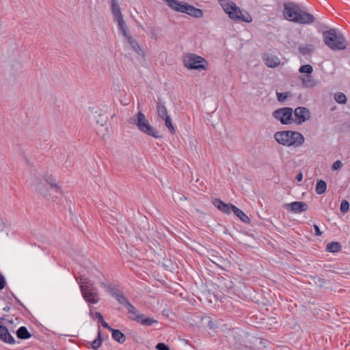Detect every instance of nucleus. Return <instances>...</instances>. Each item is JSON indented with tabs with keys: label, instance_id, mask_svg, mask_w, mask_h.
<instances>
[{
	"label": "nucleus",
	"instance_id": "nucleus-31",
	"mask_svg": "<svg viewBox=\"0 0 350 350\" xmlns=\"http://www.w3.org/2000/svg\"><path fill=\"white\" fill-rule=\"evenodd\" d=\"M102 285L107 288L108 292L116 298L121 293L117 288L107 286L105 283H102Z\"/></svg>",
	"mask_w": 350,
	"mask_h": 350
},
{
	"label": "nucleus",
	"instance_id": "nucleus-23",
	"mask_svg": "<svg viewBox=\"0 0 350 350\" xmlns=\"http://www.w3.org/2000/svg\"><path fill=\"white\" fill-rule=\"evenodd\" d=\"M327 184L323 180H318L315 187V191L317 194L321 195L326 191Z\"/></svg>",
	"mask_w": 350,
	"mask_h": 350
},
{
	"label": "nucleus",
	"instance_id": "nucleus-3",
	"mask_svg": "<svg viewBox=\"0 0 350 350\" xmlns=\"http://www.w3.org/2000/svg\"><path fill=\"white\" fill-rule=\"evenodd\" d=\"M325 43L333 50H344L347 47V42L342 34L336 29H331L323 33Z\"/></svg>",
	"mask_w": 350,
	"mask_h": 350
},
{
	"label": "nucleus",
	"instance_id": "nucleus-16",
	"mask_svg": "<svg viewBox=\"0 0 350 350\" xmlns=\"http://www.w3.org/2000/svg\"><path fill=\"white\" fill-rule=\"evenodd\" d=\"M164 1L172 10L182 12L183 8L185 6V3L177 0H162Z\"/></svg>",
	"mask_w": 350,
	"mask_h": 350
},
{
	"label": "nucleus",
	"instance_id": "nucleus-10",
	"mask_svg": "<svg viewBox=\"0 0 350 350\" xmlns=\"http://www.w3.org/2000/svg\"><path fill=\"white\" fill-rule=\"evenodd\" d=\"M295 122L297 124H301L310 118V111L304 107H298L294 111Z\"/></svg>",
	"mask_w": 350,
	"mask_h": 350
},
{
	"label": "nucleus",
	"instance_id": "nucleus-35",
	"mask_svg": "<svg viewBox=\"0 0 350 350\" xmlns=\"http://www.w3.org/2000/svg\"><path fill=\"white\" fill-rule=\"evenodd\" d=\"M349 202L344 200L342 201L341 204H340V211L342 213H347L349 210Z\"/></svg>",
	"mask_w": 350,
	"mask_h": 350
},
{
	"label": "nucleus",
	"instance_id": "nucleus-5",
	"mask_svg": "<svg viewBox=\"0 0 350 350\" xmlns=\"http://www.w3.org/2000/svg\"><path fill=\"white\" fill-rule=\"evenodd\" d=\"M129 122L136 125L138 129L142 132L148 135L153 136V128L150 124L145 115L142 112L139 111L136 116L130 118Z\"/></svg>",
	"mask_w": 350,
	"mask_h": 350
},
{
	"label": "nucleus",
	"instance_id": "nucleus-40",
	"mask_svg": "<svg viewBox=\"0 0 350 350\" xmlns=\"http://www.w3.org/2000/svg\"><path fill=\"white\" fill-rule=\"evenodd\" d=\"M6 282L3 275L0 274V290L4 288Z\"/></svg>",
	"mask_w": 350,
	"mask_h": 350
},
{
	"label": "nucleus",
	"instance_id": "nucleus-7",
	"mask_svg": "<svg viewBox=\"0 0 350 350\" xmlns=\"http://www.w3.org/2000/svg\"><path fill=\"white\" fill-rule=\"evenodd\" d=\"M157 115L159 118L165 120V124L166 127L169 129L170 133L174 134L176 130L174 126H173L170 117L167 114V109L164 105H163L160 103H157Z\"/></svg>",
	"mask_w": 350,
	"mask_h": 350
},
{
	"label": "nucleus",
	"instance_id": "nucleus-18",
	"mask_svg": "<svg viewBox=\"0 0 350 350\" xmlns=\"http://www.w3.org/2000/svg\"><path fill=\"white\" fill-rule=\"evenodd\" d=\"M265 64L269 68H275L280 65V59L273 55H267L266 57H264Z\"/></svg>",
	"mask_w": 350,
	"mask_h": 350
},
{
	"label": "nucleus",
	"instance_id": "nucleus-46",
	"mask_svg": "<svg viewBox=\"0 0 350 350\" xmlns=\"http://www.w3.org/2000/svg\"><path fill=\"white\" fill-rule=\"evenodd\" d=\"M10 310V307L8 306H6L5 307H4L3 308V310L5 311V312H8Z\"/></svg>",
	"mask_w": 350,
	"mask_h": 350
},
{
	"label": "nucleus",
	"instance_id": "nucleus-1",
	"mask_svg": "<svg viewBox=\"0 0 350 350\" xmlns=\"http://www.w3.org/2000/svg\"><path fill=\"white\" fill-rule=\"evenodd\" d=\"M273 136L278 144L288 147H299L305 141V138L301 133L294 131H278Z\"/></svg>",
	"mask_w": 350,
	"mask_h": 350
},
{
	"label": "nucleus",
	"instance_id": "nucleus-21",
	"mask_svg": "<svg viewBox=\"0 0 350 350\" xmlns=\"http://www.w3.org/2000/svg\"><path fill=\"white\" fill-rule=\"evenodd\" d=\"M300 79L306 88H312L316 85V82L311 75L301 76Z\"/></svg>",
	"mask_w": 350,
	"mask_h": 350
},
{
	"label": "nucleus",
	"instance_id": "nucleus-12",
	"mask_svg": "<svg viewBox=\"0 0 350 350\" xmlns=\"http://www.w3.org/2000/svg\"><path fill=\"white\" fill-rule=\"evenodd\" d=\"M129 317L131 320L135 321L142 325L150 326L153 324V319L140 314L137 310L135 312V314Z\"/></svg>",
	"mask_w": 350,
	"mask_h": 350
},
{
	"label": "nucleus",
	"instance_id": "nucleus-32",
	"mask_svg": "<svg viewBox=\"0 0 350 350\" xmlns=\"http://www.w3.org/2000/svg\"><path fill=\"white\" fill-rule=\"evenodd\" d=\"M102 344V340L100 338V333L98 332V337L92 342V347L94 349H98Z\"/></svg>",
	"mask_w": 350,
	"mask_h": 350
},
{
	"label": "nucleus",
	"instance_id": "nucleus-17",
	"mask_svg": "<svg viewBox=\"0 0 350 350\" xmlns=\"http://www.w3.org/2000/svg\"><path fill=\"white\" fill-rule=\"evenodd\" d=\"M44 180L49 184L52 189H54L56 192L62 194L61 187L58 185L55 178L51 175H46L44 177Z\"/></svg>",
	"mask_w": 350,
	"mask_h": 350
},
{
	"label": "nucleus",
	"instance_id": "nucleus-28",
	"mask_svg": "<svg viewBox=\"0 0 350 350\" xmlns=\"http://www.w3.org/2000/svg\"><path fill=\"white\" fill-rule=\"evenodd\" d=\"M336 101L340 104H345L347 102V97L342 92H337L334 94Z\"/></svg>",
	"mask_w": 350,
	"mask_h": 350
},
{
	"label": "nucleus",
	"instance_id": "nucleus-19",
	"mask_svg": "<svg viewBox=\"0 0 350 350\" xmlns=\"http://www.w3.org/2000/svg\"><path fill=\"white\" fill-rule=\"evenodd\" d=\"M213 205L217 207L219 210L225 213H230V206L224 203L223 201H221L219 198H215L213 201Z\"/></svg>",
	"mask_w": 350,
	"mask_h": 350
},
{
	"label": "nucleus",
	"instance_id": "nucleus-34",
	"mask_svg": "<svg viewBox=\"0 0 350 350\" xmlns=\"http://www.w3.org/2000/svg\"><path fill=\"white\" fill-rule=\"evenodd\" d=\"M78 282L80 284V286L81 284H87L90 286H92V283L85 277L81 275L79 278L77 279Z\"/></svg>",
	"mask_w": 350,
	"mask_h": 350
},
{
	"label": "nucleus",
	"instance_id": "nucleus-36",
	"mask_svg": "<svg viewBox=\"0 0 350 350\" xmlns=\"http://www.w3.org/2000/svg\"><path fill=\"white\" fill-rule=\"evenodd\" d=\"M288 97V93L277 92V98L280 102H284Z\"/></svg>",
	"mask_w": 350,
	"mask_h": 350
},
{
	"label": "nucleus",
	"instance_id": "nucleus-6",
	"mask_svg": "<svg viewBox=\"0 0 350 350\" xmlns=\"http://www.w3.org/2000/svg\"><path fill=\"white\" fill-rule=\"evenodd\" d=\"M293 109L291 107H282L275 110L272 116L282 124H290L293 122Z\"/></svg>",
	"mask_w": 350,
	"mask_h": 350
},
{
	"label": "nucleus",
	"instance_id": "nucleus-45",
	"mask_svg": "<svg viewBox=\"0 0 350 350\" xmlns=\"http://www.w3.org/2000/svg\"><path fill=\"white\" fill-rule=\"evenodd\" d=\"M299 51L303 54H306L308 52L306 48H299Z\"/></svg>",
	"mask_w": 350,
	"mask_h": 350
},
{
	"label": "nucleus",
	"instance_id": "nucleus-15",
	"mask_svg": "<svg viewBox=\"0 0 350 350\" xmlns=\"http://www.w3.org/2000/svg\"><path fill=\"white\" fill-rule=\"evenodd\" d=\"M293 212L299 213L308 209V205L304 202H293L288 204Z\"/></svg>",
	"mask_w": 350,
	"mask_h": 350
},
{
	"label": "nucleus",
	"instance_id": "nucleus-11",
	"mask_svg": "<svg viewBox=\"0 0 350 350\" xmlns=\"http://www.w3.org/2000/svg\"><path fill=\"white\" fill-rule=\"evenodd\" d=\"M297 17L295 18V23L299 24H311L314 21V16L302 10L300 8L298 10Z\"/></svg>",
	"mask_w": 350,
	"mask_h": 350
},
{
	"label": "nucleus",
	"instance_id": "nucleus-24",
	"mask_svg": "<svg viewBox=\"0 0 350 350\" xmlns=\"http://www.w3.org/2000/svg\"><path fill=\"white\" fill-rule=\"evenodd\" d=\"M16 335L17 337L20 339H27L31 336V334L28 332L27 329L24 326L19 327L16 332Z\"/></svg>",
	"mask_w": 350,
	"mask_h": 350
},
{
	"label": "nucleus",
	"instance_id": "nucleus-22",
	"mask_svg": "<svg viewBox=\"0 0 350 350\" xmlns=\"http://www.w3.org/2000/svg\"><path fill=\"white\" fill-rule=\"evenodd\" d=\"M112 338L120 344H122L126 340L125 336L118 329H111Z\"/></svg>",
	"mask_w": 350,
	"mask_h": 350
},
{
	"label": "nucleus",
	"instance_id": "nucleus-41",
	"mask_svg": "<svg viewBox=\"0 0 350 350\" xmlns=\"http://www.w3.org/2000/svg\"><path fill=\"white\" fill-rule=\"evenodd\" d=\"M94 317L99 321V322L103 321V317L100 312H96L94 313Z\"/></svg>",
	"mask_w": 350,
	"mask_h": 350
},
{
	"label": "nucleus",
	"instance_id": "nucleus-8",
	"mask_svg": "<svg viewBox=\"0 0 350 350\" xmlns=\"http://www.w3.org/2000/svg\"><path fill=\"white\" fill-rule=\"evenodd\" d=\"M80 290L85 300L91 304H96L98 301V293L92 286L87 284H81Z\"/></svg>",
	"mask_w": 350,
	"mask_h": 350
},
{
	"label": "nucleus",
	"instance_id": "nucleus-9",
	"mask_svg": "<svg viewBox=\"0 0 350 350\" xmlns=\"http://www.w3.org/2000/svg\"><path fill=\"white\" fill-rule=\"evenodd\" d=\"M299 7L293 2L284 3L283 16L290 21L294 22L295 18L297 17Z\"/></svg>",
	"mask_w": 350,
	"mask_h": 350
},
{
	"label": "nucleus",
	"instance_id": "nucleus-39",
	"mask_svg": "<svg viewBox=\"0 0 350 350\" xmlns=\"http://www.w3.org/2000/svg\"><path fill=\"white\" fill-rule=\"evenodd\" d=\"M155 347L158 350H170V348L168 347L167 345H166L164 343H161V342L157 344Z\"/></svg>",
	"mask_w": 350,
	"mask_h": 350
},
{
	"label": "nucleus",
	"instance_id": "nucleus-33",
	"mask_svg": "<svg viewBox=\"0 0 350 350\" xmlns=\"http://www.w3.org/2000/svg\"><path fill=\"white\" fill-rule=\"evenodd\" d=\"M116 299L120 304L124 305L126 307L130 303L122 293H120Z\"/></svg>",
	"mask_w": 350,
	"mask_h": 350
},
{
	"label": "nucleus",
	"instance_id": "nucleus-38",
	"mask_svg": "<svg viewBox=\"0 0 350 350\" xmlns=\"http://www.w3.org/2000/svg\"><path fill=\"white\" fill-rule=\"evenodd\" d=\"M342 167V163H341L340 161L338 160V161H336L333 163L332 168L333 170H338L340 169Z\"/></svg>",
	"mask_w": 350,
	"mask_h": 350
},
{
	"label": "nucleus",
	"instance_id": "nucleus-4",
	"mask_svg": "<svg viewBox=\"0 0 350 350\" xmlns=\"http://www.w3.org/2000/svg\"><path fill=\"white\" fill-rule=\"evenodd\" d=\"M184 66L189 70H206L208 62L200 55L194 53H187L183 57Z\"/></svg>",
	"mask_w": 350,
	"mask_h": 350
},
{
	"label": "nucleus",
	"instance_id": "nucleus-20",
	"mask_svg": "<svg viewBox=\"0 0 350 350\" xmlns=\"http://www.w3.org/2000/svg\"><path fill=\"white\" fill-rule=\"evenodd\" d=\"M231 209L233 213L243 222L249 223L250 219L247 215H246L243 211L240 208H237L234 205H231Z\"/></svg>",
	"mask_w": 350,
	"mask_h": 350
},
{
	"label": "nucleus",
	"instance_id": "nucleus-48",
	"mask_svg": "<svg viewBox=\"0 0 350 350\" xmlns=\"http://www.w3.org/2000/svg\"><path fill=\"white\" fill-rule=\"evenodd\" d=\"M5 319L3 317H0V323H1L2 320H4Z\"/></svg>",
	"mask_w": 350,
	"mask_h": 350
},
{
	"label": "nucleus",
	"instance_id": "nucleus-25",
	"mask_svg": "<svg viewBox=\"0 0 350 350\" xmlns=\"http://www.w3.org/2000/svg\"><path fill=\"white\" fill-rule=\"evenodd\" d=\"M125 37L127 38L128 42L130 44L133 51H135L137 53L140 54L141 49L137 42L129 35Z\"/></svg>",
	"mask_w": 350,
	"mask_h": 350
},
{
	"label": "nucleus",
	"instance_id": "nucleus-37",
	"mask_svg": "<svg viewBox=\"0 0 350 350\" xmlns=\"http://www.w3.org/2000/svg\"><path fill=\"white\" fill-rule=\"evenodd\" d=\"M126 308L129 316L135 314V312L137 311V309L131 303L127 305Z\"/></svg>",
	"mask_w": 350,
	"mask_h": 350
},
{
	"label": "nucleus",
	"instance_id": "nucleus-26",
	"mask_svg": "<svg viewBox=\"0 0 350 350\" xmlns=\"http://www.w3.org/2000/svg\"><path fill=\"white\" fill-rule=\"evenodd\" d=\"M326 249L330 252H337L341 250V245L338 242H332L327 245Z\"/></svg>",
	"mask_w": 350,
	"mask_h": 350
},
{
	"label": "nucleus",
	"instance_id": "nucleus-43",
	"mask_svg": "<svg viewBox=\"0 0 350 350\" xmlns=\"http://www.w3.org/2000/svg\"><path fill=\"white\" fill-rule=\"evenodd\" d=\"M314 230H315V234L317 236H321L322 234V232L320 230V229H319L318 226L314 225Z\"/></svg>",
	"mask_w": 350,
	"mask_h": 350
},
{
	"label": "nucleus",
	"instance_id": "nucleus-49",
	"mask_svg": "<svg viewBox=\"0 0 350 350\" xmlns=\"http://www.w3.org/2000/svg\"><path fill=\"white\" fill-rule=\"evenodd\" d=\"M158 136L154 133V137H157Z\"/></svg>",
	"mask_w": 350,
	"mask_h": 350
},
{
	"label": "nucleus",
	"instance_id": "nucleus-29",
	"mask_svg": "<svg viewBox=\"0 0 350 350\" xmlns=\"http://www.w3.org/2000/svg\"><path fill=\"white\" fill-rule=\"evenodd\" d=\"M111 10L112 14L114 16L115 18H120V16H122V14L121 13L120 8L118 4L111 5Z\"/></svg>",
	"mask_w": 350,
	"mask_h": 350
},
{
	"label": "nucleus",
	"instance_id": "nucleus-13",
	"mask_svg": "<svg viewBox=\"0 0 350 350\" xmlns=\"http://www.w3.org/2000/svg\"><path fill=\"white\" fill-rule=\"evenodd\" d=\"M182 13H186L196 18H201L203 16V12L202 10L196 8L187 3H185Z\"/></svg>",
	"mask_w": 350,
	"mask_h": 350
},
{
	"label": "nucleus",
	"instance_id": "nucleus-47",
	"mask_svg": "<svg viewBox=\"0 0 350 350\" xmlns=\"http://www.w3.org/2000/svg\"><path fill=\"white\" fill-rule=\"evenodd\" d=\"M117 4H118V0H111V5H117Z\"/></svg>",
	"mask_w": 350,
	"mask_h": 350
},
{
	"label": "nucleus",
	"instance_id": "nucleus-44",
	"mask_svg": "<svg viewBox=\"0 0 350 350\" xmlns=\"http://www.w3.org/2000/svg\"><path fill=\"white\" fill-rule=\"evenodd\" d=\"M296 179L298 180V181H301L302 179H303V175L301 173H299L298 174L297 176H296Z\"/></svg>",
	"mask_w": 350,
	"mask_h": 350
},
{
	"label": "nucleus",
	"instance_id": "nucleus-42",
	"mask_svg": "<svg viewBox=\"0 0 350 350\" xmlns=\"http://www.w3.org/2000/svg\"><path fill=\"white\" fill-rule=\"evenodd\" d=\"M100 323L102 324V325H103V327H105V328H106V329H109V330H110V331H111V329H113V328H111V327L109 325V324H108L107 322H105V321H104V319H103V321H100Z\"/></svg>",
	"mask_w": 350,
	"mask_h": 350
},
{
	"label": "nucleus",
	"instance_id": "nucleus-14",
	"mask_svg": "<svg viewBox=\"0 0 350 350\" xmlns=\"http://www.w3.org/2000/svg\"><path fill=\"white\" fill-rule=\"evenodd\" d=\"M0 339L5 342L10 344H13L14 342V339L10 334L7 327L2 325H0Z\"/></svg>",
	"mask_w": 350,
	"mask_h": 350
},
{
	"label": "nucleus",
	"instance_id": "nucleus-2",
	"mask_svg": "<svg viewBox=\"0 0 350 350\" xmlns=\"http://www.w3.org/2000/svg\"><path fill=\"white\" fill-rule=\"evenodd\" d=\"M219 4L230 19L245 23L252 21L251 15L247 12L241 10L234 2L229 0H219Z\"/></svg>",
	"mask_w": 350,
	"mask_h": 350
},
{
	"label": "nucleus",
	"instance_id": "nucleus-27",
	"mask_svg": "<svg viewBox=\"0 0 350 350\" xmlns=\"http://www.w3.org/2000/svg\"><path fill=\"white\" fill-rule=\"evenodd\" d=\"M115 19H116V21L118 23V25L119 28L122 30V31L123 33V35L124 36H127L128 34H127L126 31L125 23L124 21L123 16H121L120 18H116Z\"/></svg>",
	"mask_w": 350,
	"mask_h": 350
},
{
	"label": "nucleus",
	"instance_id": "nucleus-30",
	"mask_svg": "<svg viewBox=\"0 0 350 350\" xmlns=\"http://www.w3.org/2000/svg\"><path fill=\"white\" fill-rule=\"evenodd\" d=\"M299 72L301 73H306L307 75H311L313 72V68L312 66L309 64L301 66L299 69Z\"/></svg>",
	"mask_w": 350,
	"mask_h": 350
}]
</instances>
